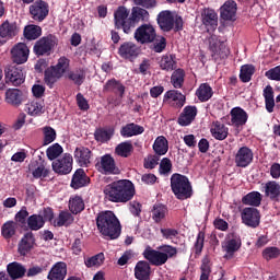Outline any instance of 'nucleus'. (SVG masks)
<instances>
[{
	"label": "nucleus",
	"instance_id": "obj_1",
	"mask_svg": "<svg viewBox=\"0 0 280 280\" xmlns=\"http://www.w3.org/2000/svg\"><path fill=\"white\" fill-rule=\"evenodd\" d=\"M104 195L110 202H128L135 198V184L128 179L114 182L105 186Z\"/></svg>",
	"mask_w": 280,
	"mask_h": 280
},
{
	"label": "nucleus",
	"instance_id": "obj_2",
	"mask_svg": "<svg viewBox=\"0 0 280 280\" xmlns=\"http://www.w3.org/2000/svg\"><path fill=\"white\" fill-rule=\"evenodd\" d=\"M96 226L105 237L117 240L121 235V223L114 211H102L96 217Z\"/></svg>",
	"mask_w": 280,
	"mask_h": 280
},
{
	"label": "nucleus",
	"instance_id": "obj_3",
	"mask_svg": "<svg viewBox=\"0 0 280 280\" xmlns=\"http://www.w3.org/2000/svg\"><path fill=\"white\" fill-rule=\"evenodd\" d=\"M142 255L151 266H165L166 261L178 255V249L172 245H161L156 249L148 246Z\"/></svg>",
	"mask_w": 280,
	"mask_h": 280
},
{
	"label": "nucleus",
	"instance_id": "obj_4",
	"mask_svg": "<svg viewBox=\"0 0 280 280\" xmlns=\"http://www.w3.org/2000/svg\"><path fill=\"white\" fill-rule=\"evenodd\" d=\"M171 188L178 200L191 198V183H189V178L185 175L173 174L171 177Z\"/></svg>",
	"mask_w": 280,
	"mask_h": 280
},
{
	"label": "nucleus",
	"instance_id": "obj_5",
	"mask_svg": "<svg viewBox=\"0 0 280 280\" xmlns=\"http://www.w3.org/2000/svg\"><path fill=\"white\" fill-rule=\"evenodd\" d=\"M158 25L163 32H176L183 30V18L176 15L171 11H162L158 15Z\"/></svg>",
	"mask_w": 280,
	"mask_h": 280
},
{
	"label": "nucleus",
	"instance_id": "obj_6",
	"mask_svg": "<svg viewBox=\"0 0 280 280\" xmlns=\"http://www.w3.org/2000/svg\"><path fill=\"white\" fill-rule=\"evenodd\" d=\"M130 16V11L125 7H119L114 13L115 26L122 30L125 34H130L135 27V23Z\"/></svg>",
	"mask_w": 280,
	"mask_h": 280
},
{
	"label": "nucleus",
	"instance_id": "obj_7",
	"mask_svg": "<svg viewBox=\"0 0 280 280\" xmlns=\"http://www.w3.org/2000/svg\"><path fill=\"white\" fill-rule=\"evenodd\" d=\"M58 45V38L54 35H47L39 38L34 45L36 56H49L51 50Z\"/></svg>",
	"mask_w": 280,
	"mask_h": 280
},
{
	"label": "nucleus",
	"instance_id": "obj_8",
	"mask_svg": "<svg viewBox=\"0 0 280 280\" xmlns=\"http://www.w3.org/2000/svg\"><path fill=\"white\" fill-rule=\"evenodd\" d=\"M156 38V30L151 24H142L135 32V39L140 45H145L148 43H154Z\"/></svg>",
	"mask_w": 280,
	"mask_h": 280
},
{
	"label": "nucleus",
	"instance_id": "obj_9",
	"mask_svg": "<svg viewBox=\"0 0 280 280\" xmlns=\"http://www.w3.org/2000/svg\"><path fill=\"white\" fill-rule=\"evenodd\" d=\"M51 167L56 174H60L61 176L71 174L73 170V156H71L69 153H66L62 158L55 160L51 164Z\"/></svg>",
	"mask_w": 280,
	"mask_h": 280
},
{
	"label": "nucleus",
	"instance_id": "obj_10",
	"mask_svg": "<svg viewBox=\"0 0 280 280\" xmlns=\"http://www.w3.org/2000/svg\"><path fill=\"white\" fill-rule=\"evenodd\" d=\"M221 246L224 253V259H233L237 250L242 248V240L237 236H230L222 242Z\"/></svg>",
	"mask_w": 280,
	"mask_h": 280
},
{
	"label": "nucleus",
	"instance_id": "obj_11",
	"mask_svg": "<svg viewBox=\"0 0 280 280\" xmlns=\"http://www.w3.org/2000/svg\"><path fill=\"white\" fill-rule=\"evenodd\" d=\"M210 51L212 52V58H214V60L228 58L230 54L226 44L215 38V36L210 38Z\"/></svg>",
	"mask_w": 280,
	"mask_h": 280
},
{
	"label": "nucleus",
	"instance_id": "obj_12",
	"mask_svg": "<svg viewBox=\"0 0 280 280\" xmlns=\"http://www.w3.org/2000/svg\"><path fill=\"white\" fill-rule=\"evenodd\" d=\"M11 55L15 65H25L27 58H30V48L25 43H18L11 49Z\"/></svg>",
	"mask_w": 280,
	"mask_h": 280
},
{
	"label": "nucleus",
	"instance_id": "obj_13",
	"mask_svg": "<svg viewBox=\"0 0 280 280\" xmlns=\"http://www.w3.org/2000/svg\"><path fill=\"white\" fill-rule=\"evenodd\" d=\"M253 150H250L248 147H242L235 154L234 163L236 167H248V165L253 163Z\"/></svg>",
	"mask_w": 280,
	"mask_h": 280
},
{
	"label": "nucleus",
	"instance_id": "obj_14",
	"mask_svg": "<svg viewBox=\"0 0 280 280\" xmlns=\"http://www.w3.org/2000/svg\"><path fill=\"white\" fill-rule=\"evenodd\" d=\"M96 167L102 174H119V168L110 154L103 155L101 161L96 164Z\"/></svg>",
	"mask_w": 280,
	"mask_h": 280
},
{
	"label": "nucleus",
	"instance_id": "obj_15",
	"mask_svg": "<svg viewBox=\"0 0 280 280\" xmlns=\"http://www.w3.org/2000/svg\"><path fill=\"white\" fill-rule=\"evenodd\" d=\"M30 12L34 21H45L49 14V5L43 0H37L30 7Z\"/></svg>",
	"mask_w": 280,
	"mask_h": 280
},
{
	"label": "nucleus",
	"instance_id": "obj_16",
	"mask_svg": "<svg viewBox=\"0 0 280 280\" xmlns=\"http://www.w3.org/2000/svg\"><path fill=\"white\" fill-rule=\"evenodd\" d=\"M19 34V26L16 23H9L8 21L3 22L0 25V45H5L7 40H11Z\"/></svg>",
	"mask_w": 280,
	"mask_h": 280
},
{
	"label": "nucleus",
	"instance_id": "obj_17",
	"mask_svg": "<svg viewBox=\"0 0 280 280\" xmlns=\"http://www.w3.org/2000/svg\"><path fill=\"white\" fill-rule=\"evenodd\" d=\"M164 102L173 108H183L185 106L186 97L177 90H171L164 94Z\"/></svg>",
	"mask_w": 280,
	"mask_h": 280
},
{
	"label": "nucleus",
	"instance_id": "obj_18",
	"mask_svg": "<svg viewBox=\"0 0 280 280\" xmlns=\"http://www.w3.org/2000/svg\"><path fill=\"white\" fill-rule=\"evenodd\" d=\"M5 80L13 84V86H21L25 82V75L21 68L11 66L5 70Z\"/></svg>",
	"mask_w": 280,
	"mask_h": 280
},
{
	"label": "nucleus",
	"instance_id": "obj_19",
	"mask_svg": "<svg viewBox=\"0 0 280 280\" xmlns=\"http://www.w3.org/2000/svg\"><path fill=\"white\" fill-rule=\"evenodd\" d=\"M92 158L93 153L91 152V149L86 147H78L74 150V160L80 167H89V165H91Z\"/></svg>",
	"mask_w": 280,
	"mask_h": 280
},
{
	"label": "nucleus",
	"instance_id": "obj_20",
	"mask_svg": "<svg viewBox=\"0 0 280 280\" xmlns=\"http://www.w3.org/2000/svg\"><path fill=\"white\" fill-rule=\"evenodd\" d=\"M139 47L132 42L124 43L118 49L120 58L125 60H135L139 56Z\"/></svg>",
	"mask_w": 280,
	"mask_h": 280
},
{
	"label": "nucleus",
	"instance_id": "obj_21",
	"mask_svg": "<svg viewBox=\"0 0 280 280\" xmlns=\"http://www.w3.org/2000/svg\"><path fill=\"white\" fill-rule=\"evenodd\" d=\"M242 220L246 226H252V229H257L259 226V211L255 208H245L242 212Z\"/></svg>",
	"mask_w": 280,
	"mask_h": 280
},
{
	"label": "nucleus",
	"instance_id": "obj_22",
	"mask_svg": "<svg viewBox=\"0 0 280 280\" xmlns=\"http://www.w3.org/2000/svg\"><path fill=\"white\" fill-rule=\"evenodd\" d=\"M4 102L19 108L23 104V92L19 89H8L4 94Z\"/></svg>",
	"mask_w": 280,
	"mask_h": 280
},
{
	"label": "nucleus",
	"instance_id": "obj_23",
	"mask_svg": "<svg viewBox=\"0 0 280 280\" xmlns=\"http://www.w3.org/2000/svg\"><path fill=\"white\" fill-rule=\"evenodd\" d=\"M231 124L235 126V128H240V126H245L246 121H248V114L241 107H234L231 109Z\"/></svg>",
	"mask_w": 280,
	"mask_h": 280
},
{
	"label": "nucleus",
	"instance_id": "obj_24",
	"mask_svg": "<svg viewBox=\"0 0 280 280\" xmlns=\"http://www.w3.org/2000/svg\"><path fill=\"white\" fill-rule=\"evenodd\" d=\"M196 115H198V108L196 106H186L178 117L179 126H189L196 119Z\"/></svg>",
	"mask_w": 280,
	"mask_h": 280
},
{
	"label": "nucleus",
	"instance_id": "obj_25",
	"mask_svg": "<svg viewBox=\"0 0 280 280\" xmlns=\"http://www.w3.org/2000/svg\"><path fill=\"white\" fill-rule=\"evenodd\" d=\"M201 23L207 30H215L218 27V13L211 9H205L201 12Z\"/></svg>",
	"mask_w": 280,
	"mask_h": 280
},
{
	"label": "nucleus",
	"instance_id": "obj_26",
	"mask_svg": "<svg viewBox=\"0 0 280 280\" xmlns=\"http://www.w3.org/2000/svg\"><path fill=\"white\" fill-rule=\"evenodd\" d=\"M67 277V264L56 262L48 272V280H63Z\"/></svg>",
	"mask_w": 280,
	"mask_h": 280
},
{
	"label": "nucleus",
	"instance_id": "obj_27",
	"mask_svg": "<svg viewBox=\"0 0 280 280\" xmlns=\"http://www.w3.org/2000/svg\"><path fill=\"white\" fill-rule=\"evenodd\" d=\"M103 91L104 93H114L115 95L124 97V94L126 93V86H124L116 79H110L104 84Z\"/></svg>",
	"mask_w": 280,
	"mask_h": 280
},
{
	"label": "nucleus",
	"instance_id": "obj_28",
	"mask_svg": "<svg viewBox=\"0 0 280 280\" xmlns=\"http://www.w3.org/2000/svg\"><path fill=\"white\" fill-rule=\"evenodd\" d=\"M235 14H237V3L235 1H226L221 7V19L223 21H235Z\"/></svg>",
	"mask_w": 280,
	"mask_h": 280
},
{
	"label": "nucleus",
	"instance_id": "obj_29",
	"mask_svg": "<svg viewBox=\"0 0 280 280\" xmlns=\"http://www.w3.org/2000/svg\"><path fill=\"white\" fill-rule=\"evenodd\" d=\"M264 192L266 198H269L270 200L279 201L280 199V184L271 180L267 182L264 185Z\"/></svg>",
	"mask_w": 280,
	"mask_h": 280
},
{
	"label": "nucleus",
	"instance_id": "obj_30",
	"mask_svg": "<svg viewBox=\"0 0 280 280\" xmlns=\"http://www.w3.org/2000/svg\"><path fill=\"white\" fill-rule=\"evenodd\" d=\"M210 132L214 139L218 141H224L229 137V127L224 126L222 122H213Z\"/></svg>",
	"mask_w": 280,
	"mask_h": 280
},
{
	"label": "nucleus",
	"instance_id": "obj_31",
	"mask_svg": "<svg viewBox=\"0 0 280 280\" xmlns=\"http://www.w3.org/2000/svg\"><path fill=\"white\" fill-rule=\"evenodd\" d=\"M89 183V176L84 173V170L78 168L72 176L71 187L72 189H80L81 187H86Z\"/></svg>",
	"mask_w": 280,
	"mask_h": 280
},
{
	"label": "nucleus",
	"instance_id": "obj_32",
	"mask_svg": "<svg viewBox=\"0 0 280 280\" xmlns=\"http://www.w3.org/2000/svg\"><path fill=\"white\" fill-rule=\"evenodd\" d=\"M135 277L139 280L150 279V264L145 260H140L135 267Z\"/></svg>",
	"mask_w": 280,
	"mask_h": 280
},
{
	"label": "nucleus",
	"instance_id": "obj_33",
	"mask_svg": "<svg viewBox=\"0 0 280 280\" xmlns=\"http://www.w3.org/2000/svg\"><path fill=\"white\" fill-rule=\"evenodd\" d=\"M34 234L26 233L19 244L20 255H27L34 248Z\"/></svg>",
	"mask_w": 280,
	"mask_h": 280
},
{
	"label": "nucleus",
	"instance_id": "obj_34",
	"mask_svg": "<svg viewBox=\"0 0 280 280\" xmlns=\"http://www.w3.org/2000/svg\"><path fill=\"white\" fill-rule=\"evenodd\" d=\"M196 96L200 102H209L213 97V88L209 83H201L196 91Z\"/></svg>",
	"mask_w": 280,
	"mask_h": 280
},
{
	"label": "nucleus",
	"instance_id": "obj_35",
	"mask_svg": "<svg viewBox=\"0 0 280 280\" xmlns=\"http://www.w3.org/2000/svg\"><path fill=\"white\" fill-rule=\"evenodd\" d=\"M150 19V13L148 10L142 9L140 7H133L131 10V23H133L135 27L137 23H141V21H148Z\"/></svg>",
	"mask_w": 280,
	"mask_h": 280
},
{
	"label": "nucleus",
	"instance_id": "obj_36",
	"mask_svg": "<svg viewBox=\"0 0 280 280\" xmlns=\"http://www.w3.org/2000/svg\"><path fill=\"white\" fill-rule=\"evenodd\" d=\"M26 113L32 117H38L45 113V103L43 101H32L26 104Z\"/></svg>",
	"mask_w": 280,
	"mask_h": 280
},
{
	"label": "nucleus",
	"instance_id": "obj_37",
	"mask_svg": "<svg viewBox=\"0 0 280 280\" xmlns=\"http://www.w3.org/2000/svg\"><path fill=\"white\" fill-rule=\"evenodd\" d=\"M153 150L155 154H159V156L167 154V151L170 150L167 138L164 136H159L153 143Z\"/></svg>",
	"mask_w": 280,
	"mask_h": 280
},
{
	"label": "nucleus",
	"instance_id": "obj_38",
	"mask_svg": "<svg viewBox=\"0 0 280 280\" xmlns=\"http://www.w3.org/2000/svg\"><path fill=\"white\" fill-rule=\"evenodd\" d=\"M143 127L135 124H128L121 128L120 135L126 139L130 137H137V135H143Z\"/></svg>",
	"mask_w": 280,
	"mask_h": 280
},
{
	"label": "nucleus",
	"instance_id": "obj_39",
	"mask_svg": "<svg viewBox=\"0 0 280 280\" xmlns=\"http://www.w3.org/2000/svg\"><path fill=\"white\" fill-rule=\"evenodd\" d=\"M7 270L11 279H21L22 277H25V272L27 271L25 267L19 262L9 264Z\"/></svg>",
	"mask_w": 280,
	"mask_h": 280
},
{
	"label": "nucleus",
	"instance_id": "obj_40",
	"mask_svg": "<svg viewBox=\"0 0 280 280\" xmlns=\"http://www.w3.org/2000/svg\"><path fill=\"white\" fill-rule=\"evenodd\" d=\"M160 68L163 71H174L176 69V56L163 55L160 60Z\"/></svg>",
	"mask_w": 280,
	"mask_h": 280
},
{
	"label": "nucleus",
	"instance_id": "obj_41",
	"mask_svg": "<svg viewBox=\"0 0 280 280\" xmlns=\"http://www.w3.org/2000/svg\"><path fill=\"white\" fill-rule=\"evenodd\" d=\"M264 97L268 113H272L275 110V92L272 86L268 85L265 88Z\"/></svg>",
	"mask_w": 280,
	"mask_h": 280
},
{
	"label": "nucleus",
	"instance_id": "obj_42",
	"mask_svg": "<svg viewBox=\"0 0 280 280\" xmlns=\"http://www.w3.org/2000/svg\"><path fill=\"white\" fill-rule=\"evenodd\" d=\"M243 205L250 207H259L261 205V194L259 191H252L243 197Z\"/></svg>",
	"mask_w": 280,
	"mask_h": 280
},
{
	"label": "nucleus",
	"instance_id": "obj_43",
	"mask_svg": "<svg viewBox=\"0 0 280 280\" xmlns=\"http://www.w3.org/2000/svg\"><path fill=\"white\" fill-rule=\"evenodd\" d=\"M27 225L31 231H40L45 226V219L43 215L33 214L27 219Z\"/></svg>",
	"mask_w": 280,
	"mask_h": 280
},
{
	"label": "nucleus",
	"instance_id": "obj_44",
	"mask_svg": "<svg viewBox=\"0 0 280 280\" xmlns=\"http://www.w3.org/2000/svg\"><path fill=\"white\" fill-rule=\"evenodd\" d=\"M43 34V28L38 25H28L24 28V37L27 40H36Z\"/></svg>",
	"mask_w": 280,
	"mask_h": 280
},
{
	"label": "nucleus",
	"instance_id": "obj_45",
	"mask_svg": "<svg viewBox=\"0 0 280 280\" xmlns=\"http://www.w3.org/2000/svg\"><path fill=\"white\" fill-rule=\"evenodd\" d=\"M185 82V70L176 69L171 77V84L174 89H183Z\"/></svg>",
	"mask_w": 280,
	"mask_h": 280
},
{
	"label": "nucleus",
	"instance_id": "obj_46",
	"mask_svg": "<svg viewBox=\"0 0 280 280\" xmlns=\"http://www.w3.org/2000/svg\"><path fill=\"white\" fill-rule=\"evenodd\" d=\"M69 209L71 213H74V214H78L81 211H84V200H82L80 196L70 198Z\"/></svg>",
	"mask_w": 280,
	"mask_h": 280
},
{
	"label": "nucleus",
	"instance_id": "obj_47",
	"mask_svg": "<svg viewBox=\"0 0 280 280\" xmlns=\"http://www.w3.org/2000/svg\"><path fill=\"white\" fill-rule=\"evenodd\" d=\"M16 233V224L14 221H8L5 222L1 228V235L4 237V240H10L11 237H14V234Z\"/></svg>",
	"mask_w": 280,
	"mask_h": 280
},
{
	"label": "nucleus",
	"instance_id": "obj_48",
	"mask_svg": "<svg viewBox=\"0 0 280 280\" xmlns=\"http://www.w3.org/2000/svg\"><path fill=\"white\" fill-rule=\"evenodd\" d=\"M60 78H62L60 72H57L54 68L46 70L45 72V83L47 86H49V89H52L56 82L60 80Z\"/></svg>",
	"mask_w": 280,
	"mask_h": 280
},
{
	"label": "nucleus",
	"instance_id": "obj_49",
	"mask_svg": "<svg viewBox=\"0 0 280 280\" xmlns=\"http://www.w3.org/2000/svg\"><path fill=\"white\" fill-rule=\"evenodd\" d=\"M69 224H73V215L67 211L60 212L55 220V226H69Z\"/></svg>",
	"mask_w": 280,
	"mask_h": 280
},
{
	"label": "nucleus",
	"instance_id": "obj_50",
	"mask_svg": "<svg viewBox=\"0 0 280 280\" xmlns=\"http://www.w3.org/2000/svg\"><path fill=\"white\" fill-rule=\"evenodd\" d=\"M115 135V129L108 128V129H98L95 131V139L96 141H101V143H104L106 141H110V138Z\"/></svg>",
	"mask_w": 280,
	"mask_h": 280
},
{
	"label": "nucleus",
	"instance_id": "obj_51",
	"mask_svg": "<svg viewBox=\"0 0 280 280\" xmlns=\"http://www.w3.org/2000/svg\"><path fill=\"white\" fill-rule=\"evenodd\" d=\"M62 152H65L62 145H60L59 143H54L46 150V155L49 161H56V159H58V156H60Z\"/></svg>",
	"mask_w": 280,
	"mask_h": 280
},
{
	"label": "nucleus",
	"instance_id": "obj_52",
	"mask_svg": "<svg viewBox=\"0 0 280 280\" xmlns=\"http://www.w3.org/2000/svg\"><path fill=\"white\" fill-rule=\"evenodd\" d=\"M167 215V207L163 205H155L152 210V218L154 222H161Z\"/></svg>",
	"mask_w": 280,
	"mask_h": 280
},
{
	"label": "nucleus",
	"instance_id": "obj_53",
	"mask_svg": "<svg viewBox=\"0 0 280 280\" xmlns=\"http://www.w3.org/2000/svg\"><path fill=\"white\" fill-rule=\"evenodd\" d=\"M118 156H122L124 159H128L130 156V152H132V143L130 142H121L116 147L115 150Z\"/></svg>",
	"mask_w": 280,
	"mask_h": 280
},
{
	"label": "nucleus",
	"instance_id": "obj_54",
	"mask_svg": "<svg viewBox=\"0 0 280 280\" xmlns=\"http://www.w3.org/2000/svg\"><path fill=\"white\" fill-rule=\"evenodd\" d=\"M254 73L255 67L253 65H245L241 67L240 78L242 82H250Z\"/></svg>",
	"mask_w": 280,
	"mask_h": 280
},
{
	"label": "nucleus",
	"instance_id": "obj_55",
	"mask_svg": "<svg viewBox=\"0 0 280 280\" xmlns=\"http://www.w3.org/2000/svg\"><path fill=\"white\" fill-rule=\"evenodd\" d=\"M104 253H100L95 256L85 259L84 264L86 268H98V266H102V264H104Z\"/></svg>",
	"mask_w": 280,
	"mask_h": 280
},
{
	"label": "nucleus",
	"instance_id": "obj_56",
	"mask_svg": "<svg viewBox=\"0 0 280 280\" xmlns=\"http://www.w3.org/2000/svg\"><path fill=\"white\" fill-rule=\"evenodd\" d=\"M280 256V249L279 247H266L262 250V257L266 259V261H270L272 259H277Z\"/></svg>",
	"mask_w": 280,
	"mask_h": 280
},
{
	"label": "nucleus",
	"instance_id": "obj_57",
	"mask_svg": "<svg viewBox=\"0 0 280 280\" xmlns=\"http://www.w3.org/2000/svg\"><path fill=\"white\" fill-rule=\"evenodd\" d=\"M52 69L57 73H60L61 77L65 75V72L67 71V69H69V59H67L66 57L59 58L58 63L54 66Z\"/></svg>",
	"mask_w": 280,
	"mask_h": 280
},
{
	"label": "nucleus",
	"instance_id": "obj_58",
	"mask_svg": "<svg viewBox=\"0 0 280 280\" xmlns=\"http://www.w3.org/2000/svg\"><path fill=\"white\" fill-rule=\"evenodd\" d=\"M32 175L35 178H47L49 176V168L45 167V164H38L33 171Z\"/></svg>",
	"mask_w": 280,
	"mask_h": 280
},
{
	"label": "nucleus",
	"instance_id": "obj_59",
	"mask_svg": "<svg viewBox=\"0 0 280 280\" xmlns=\"http://www.w3.org/2000/svg\"><path fill=\"white\" fill-rule=\"evenodd\" d=\"M56 141V130L51 127H44V145H49Z\"/></svg>",
	"mask_w": 280,
	"mask_h": 280
},
{
	"label": "nucleus",
	"instance_id": "obj_60",
	"mask_svg": "<svg viewBox=\"0 0 280 280\" xmlns=\"http://www.w3.org/2000/svg\"><path fill=\"white\" fill-rule=\"evenodd\" d=\"M265 75L266 78H268V80H275L276 82H280V66L269 69L265 73Z\"/></svg>",
	"mask_w": 280,
	"mask_h": 280
},
{
	"label": "nucleus",
	"instance_id": "obj_61",
	"mask_svg": "<svg viewBox=\"0 0 280 280\" xmlns=\"http://www.w3.org/2000/svg\"><path fill=\"white\" fill-rule=\"evenodd\" d=\"M209 275H211V266L209 265V260L205 259L201 264L200 280H209Z\"/></svg>",
	"mask_w": 280,
	"mask_h": 280
},
{
	"label": "nucleus",
	"instance_id": "obj_62",
	"mask_svg": "<svg viewBox=\"0 0 280 280\" xmlns=\"http://www.w3.org/2000/svg\"><path fill=\"white\" fill-rule=\"evenodd\" d=\"M172 172V161L164 158L160 163V174H170Z\"/></svg>",
	"mask_w": 280,
	"mask_h": 280
},
{
	"label": "nucleus",
	"instance_id": "obj_63",
	"mask_svg": "<svg viewBox=\"0 0 280 280\" xmlns=\"http://www.w3.org/2000/svg\"><path fill=\"white\" fill-rule=\"evenodd\" d=\"M77 104L80 110H89L90 108L89 101H86V98L84 97V95H82V93L77 94Z\"/></svg>",
	"mask_w": 280,
	"mask_h": 280
},
{
	"label": "nucleus",
	"instance_id": "obj_64",
	"mask_svg": "<svg viewBox=\"0 0 280 280\" xmlns=\"http://www.w3.org/2000/svg\"><path fill=\"white\" fill-rule=\"evenodd\" d=\"M26 159L27 151L25 150L18 151L11 156V161H13V163H23V161H25Z\"/></svg>",
	"mask_w": 280,
	"mask_h": 280
}]
</instances>
